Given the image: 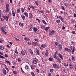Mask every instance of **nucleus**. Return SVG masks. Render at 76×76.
<instances>
[{"mask_svg": "<svg viewBox=\"0 0 76 76\" xmlns=\"http://www.w3.org/2000/svg\"><path fill=\"white\" fill-rule=\"evenodd\" d=\"M13 73L14 74H17V73H18V72L15 71H14L13 72Z\"/></svg>", "mask_w": 76, "mask_h": 76, "instance_id": "45", "label": "nucleus"}, {"mask_svg": "<svg viewBox=\"0 0 76 76\" xmlns=\"http://www.w3.org/2000/svg\"><path fill=\"white\" fill-rule=\"evenodd\" d=\"M64 15H65V16H66V15H67V13L66 12H64Z\"/></svg>", "mask_w": 76, "mask_h": 76, "instance_id": "50", "label": "nucleus"}, {"mask_svg": "<svg viewBox=\"0 0 76 76\" xmlns=\"http://www.w3.org/2000/svg\"><path fill=\"white\" fill-rule=\"evenodd\" d=\"M58 47L59 48V51H61V50H62V45L61 44H59L58 45Z\"/></svg>", "mask_w": 76, "mask_h": 76, "instance_id": "3", "label": "nucleus"}, {"mask_svg": "<svg viewBox=\"0 0 76 76\" xmlns=\"http://www.w3.org/2000/svg\"><path fill=\"white\" fill-rule=\"evenodd\" d=\"M40 12L43 14H44V12L42 10L40 11Z\"/></svg>", "mask_w": 76, "mask_h": 76, "instance_id": "61", "label": "nucleus"}, {"mask_svg": "<svg viewBox=\"0 0 76 76\" xmlns=\"http://www.w3.org/2000/svg\"><path fill=\"white\" fill-rule=\"evenodd\" d=\"M25 9L23 8H21V11L23 12H25Z\"/></svg>", "mask_w": 76, "mask_h": 76, "instance_id": "37", "label": "nucleus"}, {"mask_svg": "<svg viewBox=\"0 0 76 76\" xmlns=\"http://www.w3.org/2000/svg\"><path fill=\"white\" fill-rule=\"evenodd\" d=\"M55 45H57V46L58 45V42H55Z\"/></svg>", "mask_w": 76, "mask_h": 76, "instance_id": "59", "label": "nucleus"}, {"mask_svg": "<svg viewBox=\"0 0 76 76\" xmlns=\"http://www.w3.org/2000/svg\"><path fill=\"white\" fill-rule=\"evenodd\" d=\"M31 67L32 69H35L36 68V66L34 65H31Z\"/></svg>", "mask_w": 76, "mask_h": 76, "instance_id": "9", "label": "nucleus"}, {"mask_svg": "<svg viewBox=\"0 0 76 76\" xmlns=\"http://www.w3.org/2000/svg\"><path fill=\"white\" fill-rule=\"evenodd\" d=\"M62 28L63 29H66V27H65L64 26H63L62 27Z\"/></svg>", "mask_w": 76, "mask_h": 76, "instance_id": "60", "label": "nucleus"}, {"mask_svg": "<svg viewBox=\"0 0 76 76\" xmlns=\"http://www.w3.org/2000/svg\"><path fill=\"white\" fill-rule=\"evenodd\" d=\"M48 76H51V74L50 73H48Z\"/></svg>", "mask_w": 76, "mask_h": 76, "instance_id": "64", "label": "nucleus"}, {"mask_svg": "<svg viewBox=\"0 0 76 76\" xmlns=\"http://www.w3.org/2000/svg\"><path fill=\"white\" fill-rule=\"evenodd\" d=\"M19 25L21 27H23V23H19Z\"/></svg>", "mask_w": 76, "mask_h": 76, "instance_id": "28", "label": "nucleus"}, {"mask_svg": "<svg viewBox=\"0 0 76 76\" xmlns=\"http://www.w3.org/2000/svg\"><path fill=\"white\" fill-rule=\"evenodd\" d=\"M56 31L55 30H53L51 31L50 32V33H49L50 36L53 35V34H55V33H56Z\"/></svg>", "mask_w": 76, "mask_h": 76, "instance_id": "4", "label": "nucleus"}, {"mask_svg": "<svg viewBox=\"0 0 76 76\" xmlns=\"http://www.w3.org/2000/svg\"><path fill=\"white\" fill-rule=\"evenodd\" d=\"M2 31H6V27H3L2 28Z\"/></svg>", "mask_w": 76, "mask_h": 76, "instance_id": "26", "label": "nucleus"}, {"mask_svg": "<svg viewBox=\"0 0 76 76\" xmlns=\"http://www.w3.org/2000/svg\"><path fill=\"white\" fill-rule=\"evenodd\" d=\"M56 22L58 24H59L60 23V20H57Z\"/></svg>", "mask_w": 76, "mask_h": 76, "instance_id": "44", "label": "nucleus"}, {"mask_svg": "<svg viewBox=\"0 0 76 76\" xmlns=\"http://www.w3.org/2000/svg\"><path fill=\"white\" fill-rule=\"evenodd\" d=\"M50 71L51 73H53V71H54V69H50Z\"/></svg>", "mask_w": 76, "mask_h": 76, "instance_id": "33", "label": "nucleus"}, {"mask_svg": "<svg viewBox=\"0 0 76 76\" xmlns=\"http://www.w3.org/2000/svg\"><path fill=\"white\" fill-rule=\"evenodd\" d=\"M37 61L38 59L36 58H34L32 62V63L34 64H35L37 63Z\"/></svg>", "mask_w": 76, "mask_h": 76, "instance_id": "2", "label": "nucleus"}, {"mask_svg": "<svg viewBox=\"0 0 76 76\" xmlns=\"http://www.w3.org/2000/svg\"><path fill=\"white\" fill-rule=\"evenodd\" d=\"M46 52L45 53V55L46 57H47V56H48V50H46Z\"/></svg>", "mask_w": 76, "mask_h": 76, "instance_id": "19", "label": "nucleus"}, {"mask_svg": "<svg viewBox=\"0 0 76 76\" xmlns=\"http://www.w3.org/2000/svg\"><path fill=\"white\" fill-rule=\"evenodd\" d=\"M26 53V52L25 50H24V51L22 50L21 51V54L22 56H25V53Z\"/></svg>", "mask_w": 76, "mask_h": 76, "instance_id": "5", "label": "nucleus"}, {"mask_svg": "<svg viewBox=\"0 0 76 76\" xmlns=\"http://www.w3.org/2000/svg\"><path fill=\"white\" fill-rule=\"evenodd\" d=\"M17 12L18 13H20V9H18L17 10Z\"/></svg>", "mask_w": 76, "mask_h": 76, "instance_id": "46", "label": "nucleus"}, {"mask_svg": "<svg viewBox=\"0 0 76 76\" xmlns=\"http://www.w3.org/2000/svg\"><path fill=\"white\" fill-rule=\"evenodd\" d=\"M61 7L62 10H66V9H65V8H64V7L63 6H62Z\"/></svg>", "mask_w": 76, "mask_h": 76, "instance_id": "43", "label": "nucleus"}, {"mask_svg": "<svg viewBox=\"0 0 76 76\" xmlns=\"http://www.w3.org/2000/svg\"><path fill=\"white\" fill-rule=\"evenodd\" d=\"M36 20H37L38 22H39V23H40V22H41V20H40L39 19L36 18Z\"/></svg>", "mask_w": 76, "mask_h": 76, "instance_id": "39", "label": "nucleus"}, {"mask_svg": "<svg viewBox=\"0 0 76 76\" xmlns=\"http://www.w3.org/2000/svg\"><path fill=\"white\" fill-rule=\"evenodd\" d=\"M74 17H75V18H76V13L74 14Z\"/></svg>", "mask_w": 76, "mask_h": 76, "instance_id": "63", "label": "nucleus"}, {"mask_svg": "<svg viewBox=\"0 0 76 76\" xmlns=\"http://www.w3.org/2000/svg\"><path fill=\"white\" fill-rule=\"evenodd\" d=\"M32 44L34 45V46H37L38 45V43L35 42H32Z\"/></svg>", "mask_w": 76, "mask_h": 76, "instance_id": "8", "label": "nucleus"}, {"mask_svg": "<svg viewBox=\"0 0 76 76\" xmlns=\"http://www.w3.org/2000/svg\"><path fill=\"white\" fill-rule=\"evenodd\" d=\"M41 47L42 48H45L46 47V45H45V44H43L42 45Z\"/></svg>", "mask_w": 76, "mask_h": 76, "instance_id": "20", "label": "nucleus"}, {"mask_svg": "<svg viewBox=\"0 0 76 76\" xmlns=\"http://www.w3.org/2000/svg\"><path fill=\"white\" fill-rule=\"evenodd\" d=\"M33 31L34 32H37V31H38V28L36 27H34Z\"/></svg>", "mask_w": 76, "mask_h": 76, "instance_id": "13", "label": "nucleus"}, {"mask_svg": "<svg viewBox=\"0 0 76 76\" xmlns=\"http://www.w3.org/2000/svg\"><path fill=\"white\" fill-rule=\"evenodd\" d=\"M24 15H25L26 18H28V13L25 12L24 13Z\"/></svg>", "mask_w": 76, "mask_h": 76, "instance_id": "11", "label": "nucleus"}, {"mask_svg": "<svg viewBox=\"0 0 76 76\" xmlns=\"http://www.w3.org/2000/svg\"><path fill=\"white\" fill-rule=\"evenodd\" d=\"M53 58L51 57L49 59V61H53Z\"/></svg>", "mask_w": 76, "mask_h": 76, "instance_id": "32", "label": "nucleus"}, {"mask_svg": "<svg viewBox=\"0 0 76 76\" xmlns=\"http://www.w3.org/2000/svg\"><path fill=\"white\" fill-rule=\"evenodd\" d=\"M9 5L7 4V3L6 7H5L6 10H4L3 11L4 13H6V12L8 13V12H9Z\"/></svg>", "mask_w": 76, "mask_h": 76, "instance_id": "1", "label": "nucleus"}, {"mask_svg": "<svg viewBox=\"0 0 76 76\" xmlns=\"http://www.w3.org/2000/svg\"><path fill=\"white\" fill-rule=\"evenodd\" d=\"M58 56H59V57L61 58V59H62V60H63V55H61V54H60V53H59L58 54Z\"/></svg>", "mask_w": 76, "mask_h": 76, "instance_id": "10", "label": "nucleus"}, {"mask_svg": "<svg viewBox=\"0 0 76 76\" xmlns=\"http://www.w3.org/2000/svg\"><path fill=\"white\" fill-rule=\"evenodd\" d=\"M53 67L55 68H58V65L57 64H53Z\"/></svg>", "mask_w": 76, "mask_h": 76, "instance_id": "7", "label": "nucleus"}, {"mask_svg": "<svg viewBox=\"0 0 76 76\" xmlns=\"http://www.w3.org/2000/svg\"><path fill=\"white\" fill-rule=\"evenodd\" d=\"M11 16V12H9L8 14V17H10Z\"/></svg>", "mask_w": 76, "mask_h": 76, "instance_id": "41", "label": "nucleus"}, {"mask_svg": "<svg viewBox=\"0 0 76 76\" xmlns=\"http://www.w3.org/2000/svg\"><path fill=\"white\" fill-rule=\"evenodd\" d=\"M21 60L22 59H21V58H19L18 59V62H20V61H22Z\"/></svg>", "mask_w": 76, "mask_h": 76, "instance_id": "25", "label": "nucleus"}, {"mask_svg": "<svg viewBox=\"0 0 76 76\" xmlns=\"http://www.w3.org/2000/svg\"><path fill=\"white\" fill-rule=\"evenodd\" d=\"M29 27L31 30H32V29H33V26H32V25H30Z\"/></svg>", "mask_w": 76, "mask_h": 76, "instance_id": "21", "label": "nucleus"}, {"mask_svg": "<svg viewBox=\"0 0 76 76\" xmlns=\"http://www.w3.org/2000/svg\"><path fill=\"white\" fill-rule=\"evenodd\" d=\"M41 28H42L43 29H45V26H43L41 25Z\"/></svg>", "mask_w": 76, "mask_h": 76, "instance_id": "42", "label": "nucleus"}, {"mask_svg": "<svg viewBox=\"0 0 76 76\" xmlns=\"http://www.w3.org/2000/svg\"><path fill=\"white\" fill-rule=\"evenodd\" d=\"M8 55L6 54H5V57H8Z\"/></svg>", "mask_w": 76, "mask_h": 76, "instance_id": "62", "label": "nucleus"}, {"mask_svg": "<svg viewBox=\"0 0 76 76\" xmlns=\"http://www.w3.org/2000/svg\"><path fill=\"white\" fill-rule=\"evenodd\" d=\"M21 17L23 20H25V19L26 18V17H25V15H21Z\"/></svg>", "mask_w": 76, "mask_h": 76, "instance_id": "14", "label": "nucleus"}, {"mask_svg": "<svg viewBox=\"0 0 76 76\" xmlns=\"http://www.w3.org/2000/svg\"><path fill=\"white\" fill-rule=\"evenodd\" d=\"M12 15L14 16H15V12L13 11V10H12Z\"/></svg>", "mask_w": 76, "mask_h": 76, "instance_id": "29", "label": "nucleus"}, {"mask_svg": "<svg viewBox=\"0 0 76 76\" xmlns=\"http://www.w3.org/2000/svg\"><path fill=\"white\" fill-rule=\"evenodd\" d=\"M41 60H42V62H43V63H45V60L44 59H43V58H41Z\"/></svg>", "mask_w": 76, "mask_h": 76, "instance_id": "30", "label": "nucleus"}, {"mask_svg": "<svg viewBox=\"0 0 76 76\" xmlns=\"http://www.w3.org/2000/svg\"><path fill=\"white\" fill-rule=\"evenodd\" d=\"M69 67L71 69H73V65H72V64H69Z\"/></svg>", "mask_w": 76, "mask_h": 76, "instance_id": "17", "label": "nucleus"}, {"mask_svg": "<svg viewBox=\"0 0 76 76\" xmlns=\"http://www.w3.org/2000/svg\"><path fill=\"white\" fill-rule=\"evenodd\" d=\"M72 50V54H74V52H75V47H74L73 48V49Z\"/></svg>", "mask_w": 76, "mask_h": 76, "instance_id": "16", "label": "nucleus"}, {"mask_svg": "<svg viewBox=\"0 0 76 76\" xmlns=\"http://www.w3.org/2000/svg\"><path fill=\"white\" fill-rule=\"evenodd\" d=\"M34 41H36L37 42H38L39 41V39H34Z\"/></svg>", "mask_w": 76, "mask_h": 76, "instance_id": "35", "label": "nucleus"}, {"mask_svg": "<svg viewBox=\"0 0 76 76\" xmlns=\"http://www.w3.org/2000/svg\"><path fill=\"white\" fill-rule=\"evenodd\" d=\"M31 9H34V10L35 9V8L32 5L31 6Z\"/></svg>", "mask_w": 76, "mask_h": 76, "instance_id": "52", "label": "nucleus"}, {"mask_svg": "<svg viewBox=\"0 0 76 76\" xmlns=\"http://www.w3.org/2000/svg\"><path fill=\"white\" fill-rule=\"evenodd\" d=\"M25 69H29V66L27 65H26L25 67Z\"/></svg>", "mask_w": 76, "mask_h": 76, "instance_id": "31", "label": "nucleus"}, {"mask_svg": "<svg viewBox=\"0 0 76 76\" xmlns=\"http://www.w3.org/2000/svg\"><path fill=\"white\" fill-rule=\"evenodd\" d=\"M9 17H8V16H7L6 17V21H7V22H8V20L9 19Z\"/></svg>", "mask_w": 76, "mask_h": 76, "instance_id": "27", "label": "nucleus"}, {"mask_svg": "<svg viewBox=\"0 0 76 76\" xmlns=\"http://www.w3.org/2000/svg\"><path fill=\"white\" fill-rule=\"evenodd\" d=\"M36 53L38 55H39V50H37L36 51Z\"/></svg>", "mask_w": 76, "mask_h": 76, "instance_id": "36", "label": "nucleus"}, {"mask_svg": "<svg viewBox=\"0 0 76 76\" xmlns=\"http://www.w3.org/2000/svg\"><path fill=\"white\" fill-rule=\"evenodd\" d=\"M28 51L31 55L34 54V53H33V52H32V50L30 49L28 50Z\"/></svg>", "mask_w": 76, "mask_h": 76, "instance_id": "18", "label": "nucleus"}, {"mask_svg": "<svg viewBox=\"0 0 76 76\" xmlns=\"http://www.w3.org/2000/svg\"><path fill=\"white\" fill-rule=\"evenodd\" d=\"M72 59L73 61H75L76 60V58L74 57V56H72Z\"/></svg>", "mask_w": 76, "mask_h": 76, "instance_id": "24", "label": "nucleus"}, {"mask_svg": "<svg viewBox=\"0 0 76 76\" xmlns=\"http://www.w3.org/2000/svg\"><path fill=\"white\" fill-rule=\"evenodd\" d=\"M64 66H65L66 67H67V66H68V64H64Z\"/></svg>", "mask_w": 76, "mask_h": 76, "instance_id": "55", "label": "nucleus"}, {"mask_svg": "<svg viewBox=\"0 0 76 76\" xmlns=\"http://www.w3.org/2000/svg\"><path fill=\"white\" fill-rule=\"evenodd\" d=\"M59 18L61 20H63V18H62V17H61V16L59 17Z\"/></svg>", "mask_w": 76, "mask_h": 76, "instance_id": "49", "label": "nucleus"}, {"mask_svg": "<svg viewBox=\"0 0 76 76\" xmlns=\"http://www.w3.org/2000/svg\"><path fill=\"white\" fill-rule=\"evenodd\" d=\"M71 22H72V23H75V20H73V19H72L71 20Z\"/></svg>", "mask_w": 76, "mask_h": 76, "instance_id": "38", "label": "nucleus"}, {"mask_svg": "<svg viewBox=\"0 0 76 76\" xmlns=\"http://www.w3.org/2000/svg\"><path fill=\"white\" fill-rule=\"evenodd\" d=\"M15 38L16 41H20L19 39H17V38H16V37H15Z\"/></svg>", "mask_w": 76, "mask_h": 76, "instance_id": "56", "label": "nucleus"}, {"mask_svg": "<svg viewBox=\"0 0 76 76\" xmlns=\"http://www.w3.org/2000/svg\"><path fill=\"white\" fill-rule=\"evenodd\" d=\"M43 23H44V24H47V23L45 22V21L44 20H42Z\"/></svg>", "mask_w": 76, "mask_h": 76, "instance_id": "40", "label": "nucleus"}, {"mask_svg": "<svg viewBox=\"0 0 76 76\" xmlns=\"http://www.w3.org/2000/svg\"><path fill=\"white\" fill-rule=\"evenodd\" d=\"M53 57L54 58H55L56 59L57 58V56H56V55H55Z\"/></svg>", "mask_w": 76, "mask_h": 76, "instance_id": "54", "label": "nucleus"}, {"mask_svg": "<svg viewBox=\"0 0 76 76\" xmlns=\"http://www.w3.org/2000/svg\"><path fill=\"white\" fill-rule=\"evenodd\" d=\"M1 20L2 21V22H4V21L5 20H4V18H1Z\"/></svg>", "mask_w": 76, "mask_h": 76, "instance_id": "57", "label": "nucleus"}, {"mask_svg": "<svg viewBox=\"0 0 76 76\" xmlns=\"http://www.w3.org/2000/svg\"><path fill=\"white\" fill-rule=\"evenodd\" d=\"M0 49L1 50H3V49H4V48L3 47L1 46L0 47Z\"/></svg>", "mask_w": 76, "mask_h": 76, "instance_id": "47", "label": "nucleus"}, {"mask_svg": "<svg viewBox=\"0 0 76 76\" xmlns=\"http://www.w3.org/2000/svg\"><path fill=\"white\" fill-rule=\"evenodd\" d=\"M2 14V12H1V11L0 10V17L1 16V14Z\"/></svg>", "mask_w": 76, "mask_h": 76, "instance_id": "58", "label": "nucleus"}, {"mask_svg": "<svg viewBox=\"0 0 76 76\" xmlns=\"http://www.w3.org/2000/svg\"><path fill=\"white\" fill-rule=\"evenodd\" d=\"M24 39L25 41H29V40H30V39L26 38V37L24 38Z\"/></svg>", "mask_w": 76, "mask_h": 76, "instance_id": "23", "label": "nucleus"}, {"mask_svg": "<svg viewBox=\"0 0 76 76\" xmlns=\"http://www.w3.org/2000/svg\"><path fill=\"white\" fill-rule=\"evenodd\" d=\"M64 4L65 5V6H66V7H67V6H68V5L67 3H65Z\"/></svg>", "mask_w": 76, "mask_h": 76, "instance_id": "48", "label": "nucleus"}, {"mask_svg": "<svg viewBox=\"0 0 76 76\" xmlns=\"http://www.w3.org/2000/svg\"><path fill=\"white\" fill-rule=\"evenodd\" d=\"M35 4H36L37 5V6H38L39 4H38V2H37V1H36L35 2Z\"/></svg>", "mask_w": 76, "mask_h": 76, "instance_id": "53", "label": "nucleus"}, {"mask_svg": "<svg viewBox=\"0 0 76 76\" xmlns=\"http://www.w3.org/2000/svg\"><path fill=\"white\" fill-rule=\"evenodd\" d=\"M2 70L3 73L4 74V75H6V69H5L3 68L2 69Z\"/></svg>", "mask_w": 76, "mask_h": 76, "instance_id": "12", "label": "nucleus"}, {"mask_svg": "<svg viewBox=\"0 0 76 76\" xmlns=\"http://www.w3.org/2000/svg\"><path fill=\"white\" fill-rule=\"evenodd\" d=\"M31 74L32 76H35V74H34V72H31Z\"/></svg>", "mask_w": 76, "mask_h": 76, "instance_id": "34", "label": "nucleus"}, {"mask_svg": "<svg viewBox=\"0 0 76 76\" xmlns=\"http://www.w3.org/2000/svg\"><path fill=\"white\" fill-rule=\"evenodd\" d=\"M0 58H5L4 56H1V55H0Z\"/></svg>", "mask_w": 76, "mask_h": 76, "instance_id": "51", "label": "nucleus"}, {"mask_svg": "<svg viewBox=\"0 0 76 76\" xmlns=\"http://www.w3.org/2000/svg\"><path fill=\"white\" fill-rule=\"evenodd\" d=\"M65 50L66 51L69 52V53H70V52H72V51H71V50L70 49L67 48H65Z\"/></svg>", "mask_w": 76, "mask_h": 76, "instance_id": "6", "label": "nucleus"}, {"mask_svg": "<svg viewBox=\"0 0 76 76\" xmlns=\"http://www.w3.org/2000/svg\"><path fill=\"white\" fill-rule=\"evenodd\" d=\"M49 29H50V27H47L45 28V31H48Z\"/></svg>", "mask_w": 76, "mask_h": 76, "instance_id": "22", "label": "nucleus"}, {"mask_svg": "<svg viewBox=\"0 0 76 76\" xmlns=\"http://www.w3.org/2000/svg\"><path fill=\"white\" fill-rule=\"evenodd\" d=\"M29 18L30 19H32V15L31 14V13H29Z\"/></svg>", "mask_w": 76, "mask_h": 76, "instance_id": "15", "label": "nucleus"}]
</instances>
